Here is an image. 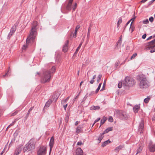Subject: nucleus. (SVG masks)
<instances>
[{
    "instance_id": "423d86ee",
    "label": "nucleus",
    "mask_w": 155,
    "mask_h": 155,
    "mask_svg": "<svg viewBox=\"0 0 155 155\" xmlns=\"http://www.w3.org/2000/svg\"><path fill=\"white\" fill-rule=\"evenodd\" d=\"M47 146L41 147L37 151V155H45L47 152Z\"/></svg>"
},
{
    "instance_id": "79ce46f5",
    "label": "nucleus",
    "mask_w": 155,
    "mask_h": 155,
    "mask_svg": "<svg viewBox=\"0 0 155 155\" xmlns=\"http://www.w3.org/2000/svg\"><path fill=\"white\" fill-rule=\"evenodd\" d=\"M90 31H91V28L90 27H89L88 29V31L87 34V38H89L90 33Z\"/></svg>"
},
{
    "instance_id": "dca6fc26",
    "label": "nucleus",
    "mask_w": 155,
    "mask_h": 155,
    "mask_svg": "<svg viewBox=\"0 0 155 155\" xmlns=\"http://www.w3.org/2000/svg\"><path fill=\"white\" fill-rule=\"evenodd\" d=\"M111 142L110 140L109 139H108L102 143L101 145V147H104Z\"/></svg>"
},
{
    "instance_id": "3c124183",
    "label": "nucleus",
    "mask_w": 155,
    "mask_h": 155,
    "mask_svg": "<svg viewBox=\"0 0 155 155\" xmlns=\"http://www.w3.org/2000/svg\"><path fill=\"white\" fill-rule=\"evenodd\" d=\"M149 20L151 22H152L153 21V18L152 17H151L149 18Z\"/></svg>"
},
{
    "instance_id": "c03bdc74",
    "label": "nucleus",
    "mask_w": 155,
    "mask_h": 155,
    "mask_svg": "<svg viewBox=\"0 0 155 155\" xmlns=\"http://www.w3.org/2000/svg\"><path fill=\"white\" fill-rule=\"evenodd\" d=\"M134 28H135L134 27V26L133 25H130V29L131 30V32H132L134 31Z\"/></svg>"
},
{
    "instance_id": "09e8293b",
    "label": "nucleus",
    "mask_w": 155,
    "mask_h": 155,
    "mask_svg": "<svg viewBox=\"0 0 155 155\" xmlns=\"http://www.w3.org/2000/svg\"><path fill=\"white\" fill-rule=\"evenodd\" d=\"M120 64V62L119 61H118L117 62L115 63V67L116 68H117L119 66V65Z\"/></svg>"
},
{
    "instance_id": "5701e85b",
    "label": "nucleus",
    "mask_w": 155,
    "mask_h": 155,
    "mask_svg": "<svg viewBox=\"0 0 155 155\" xmlns=\"http://www.w3.org/2000/svg\"><path fill=\"white\" fill-rule=\"evenodd\" d=\"M104 134L102 133V134H100L99 136V137L97 139V140L99 141V143H100L101 142V140L103 139L104 137Z\"/></svg>"
},
{
    "instance_id": "e433bc0d",
    "label": "nucleus",
    "mask_w": 155,
    "mask_h": 155,
    "mask_svg": "<svg viewBox=\"0 0 155 155\" xmlns=\"http://www.w3.org/2000/svg\"><path fill=\"white\" fill-rule=\"evenodd\" d=\"M100 120V117L97 118L94 121V123L93 124L92 127L94 124L97 122L98 121Z\"/></svg>"
},
{
    "instance_id": "13d9d810",
    "label": "nucleus",
    "mask_w": 155,
    "mask_h": 155,
    "mask_svg": "<svg viewBox=\"0 0 155 155\" xmlns=\"http://www.w3.org/2000/svg\"><path fill=\"white\" fill-rule=\"evenodd\" d=\"M147 0H142L139 3H144Z\"/></svg>"
},
{
    "instance_id": "b1692460",
    "label": "nucleus",
    "mask_w": 155,
    "mask_h": 155,
    "mask_svg": "<svg viewBox=\"0 0 155 155\" xmlns=\"http://www.w3.org/2000/svg\"><path fill=\"white\" fill-rule=\"evenodd\" d=\"M107 119V118L106 117H103V118L101 120L100 123L101 124L100 127L103 124L105 123Z\"/></svg>"
},
{
    "instance_id": "e2e57ef3",
    "label": "nucleus",
    "mask_w": 155,
    "mask_h": 155,
    "mask_svg": "<svg viewBox=\"0 0 155 155\" xmlns=\"http://www.w3.org/2000/svg\"><path fill=\"white\" fill-rule=\"evenodd\" d=\"M29 114H30V113L29 112H28L27 114H26V116H25V118L26 119L28 118V117Z\"/></svg>"
},
{
    "instance_id": "a211bd4d",
    "label": "nucleus",
    "mask_w": 155,
    "mask_h": 155,
    "mask_svg": "<svg viewBox=\"0 0 155 155\" xmlns=\"http://www.w3.org/2000/svg\"><path fill=\"white\" fill-rule=\"evenodd\" d=\"M36 142V139L33 138H31L27 143L29 144V145H30V144H35Z\"/></svg>"
},
{
    "instance_id": "2f4dec72",
    "label": "nucleus",
    "mask_w": 155,
    "mask_h": 155,
    "mask_svg": "<svg viewBox=\"0 0 155 155\" xmlns=\"http://www.w3.org/2000/svg\"><path fill=\"white\" fill-rule=\"evenodd\" d=\"M150 98L149 97H147V98H145L144 100V102L146 103H147L149 101L150 99Z\"/></svg>"
},
{
    "instance_id": "6e6d98bb",
    "label": "nucleus",
    "mask_w": 155,
    "mask_h": 155,
    "mask_svg": "<svg viewBox=\"0 0 155 155\" xmlns=\"http://www.w3.org/2000/svg\"><path fill=\"white\" fill-rule=\"evenodd\" d=\"M77 32L74 31L73 34V37L75 38L77 37Z\"/></svg>"
},
{
    "instance_id": "864d4df0",
    "label": "nucleus",
    "mask_w": 155,
    "mask_h": 155,
    "mask_svg": "<svg viewBox=\"0 0 155 155\" xmlns=\"http://www.w3.org/2000/svg\"><path fill=\"white\" fill-rule=\"evenodd\" d=\"M34 108V106L30 108L29 109L28 112H29L30 113V112Z\"/></svg>"
},
{
    "instance_id": "473e14b6",
    "label": "nucleus",
    "mask_w": 155,
    "mask_h": 155,
    "mask_svg": "<svg viewBox=\"0 0 155 155\" xmlns=\"http://www.w3.org/2000/svg\"><path fill=\"white\" fill-rule=\"evenodd\" d=\"M102 83H100L99 84V85H98V86L97 87V89L96 90V91H95V93H97L98 92L99 90H100V88H101V85L102 84Z\"/></svg>"
},
{
    "instance_id": "7ed1b4c3",
    "label": "nucleus",
    "mask_w": 155,
    "mask_h": 155,
    "mask_svg": "<svg viewBox=\"0 0 155 155\" xmlns=\"http://www.w3.org/2000/svg\"><path fill=\"white\" fill-rule=\"evenodd\" d=\"M135 80L130 77L127 76L125 77L124 81L123 83L124 86L132 87L134 85Z\"/></svg>"
},
{
    "instance_id": "603ef678",
    "label": "nucleus",
    "mask_w": 155,
    "mask_h": 155,
    "mask_svg": "<svg viewBox=\"0 0 155 155\" xmlns=\"http://www.w3.org/2000/svg\"><path fill=\"white\" fill-rule=\"evenodd\" d=\"M109 132V131L108 130V129H107H107H106L104 131V132L103 133V134H106V133H107L108 132Z\"/></svg>"
},
{
    "instance_id": "9b49d317",
    "label": "nucleus",
    "mask_w": 155,
    "mask_h": 155,
    "mask_svg": "<svg viewBox=\"0 0 155 155\" xmlns=\"http://www.w3.org/2000/svg\"><path fill=\"white\" fill-rule=\"evenodd\" d=\"M54 144V138L53 137H52L50 139L49 146L50 147V153L51 152L52 148Z\"/></svg>"
},
{
    "instance_id": "c85d7f7f",
    "label": "nucleus",
    "mask_w": 155,
    "mask_h": 155,
    "mask_svg": "<svg viewBox=\"0 0 155 155\" xmlns=\"http://www.w3.org/2000/svg\"><path fill=\"white\" fill-rule=\"evenodd\" d=\"M56 70V68L54 66H53L50 71H49L50 73L51 74H51L54 73L55 71Z\"/></svg>"
},
{
    "instance_id": "37998d69",
    "label": "nucleus",
    "mask_w": 155,
    "mask_h": 155,
    "mask_svg": "<svg viewBox=\"0 0 155 155\" xmlns=\"http://www.w3.org/2000/svg\"><path fill=\"white\" fill-rule=\"evenodd\" d=\"M106 81H104L103 84V86L101 90L100 91H103L104 89V87L105 86Z\"/></svg>"
},
{
    "instance_id": "412c9836",
    "label": "nucleus",
    "mask_w": 155,
    "mask_h": 155,
    "mask_svg": "<svg viewBox=\"0 0 155 155\" xmlns=\"http://www.w3.org/2000/svg\"><path fill=\"white\" fill-rule=\"evenodd\" d=\"M51 103V100H49L46 103L45 105L44 108L48 107H49Z\"/></svg>"
},
{
    "instance_id": "774afa93",
    "label": "nucleus",
    "mask_w": 155,
    "mask_h": 155,
    "mask_svg": "<svg viewBox=\"0 0 155 155\" xmlns=\"http://www.w3.org/2000/svg\"><path fill=\"white\" fill-rule=\"evenodd\" d=\"M152 120H155V114H154L152 118Z\"/></svg>"
},
{
    "instance_id": "bb28decb",
    "label": "nucleus",
    "mask_w": 155,
    "mask_h": 155,
    "mask_svg": "<svg viewBox=\"0 0 155 155\" xmlns=\"http://www.w3.org/2000/svg\"><path fill=\"white\" fill-rule=\"evenodd\" d=\"M29 144L27 143L25 145L23 149V151L24 152H26L28 149H29Z\"/></svg>"
},
{
    "instance_id": "f03ea898",
    "label": "nucleus",
    "mask_w": 155,
    "mask_h": 155,
    "mask_svg": "<svg viewBox=\"0 0 155 155\" xmlns=\"http://www.w3.org/2000/svg\"><path fill=\"white\" fill-rule=\"evenodd\" d=\"M51 74L49 71L45 70L43 71L41 78V82L43 83L49 82L51 78Z\"/></svg>"
},
{
    "instance_id": "338daca9",
    "label": "nucleus",
    "mask_w": 155,
    "mask_h": 155,
    "mask_svg": "<svg viewBox=\"0 0 155 155\" xmlns=\"http://www.w3.org/2000/svg\"><path fill=\"white\" fill-rule=\"evenodd\" d=\"M147 35L146 34H144L142 36V38L144 39H145Z\"/></svg>"
},
{
    "instance_id": "a18cd8bd",
    "label": "nucleus",
    "mask_w": 155,
    "mask_h": 155,
    "mask_svg": "<svg viewBox=\"0 0 155 155\" xmlns=\"http://www.w3.org/2000/svg\"><path fill=\"white\" fill-rule=\"evenodd\" d=\"M80 26L79 25H77L75 28V31L77 32L78 29L80 28Z\"/></svg>"
},
{
    "instance_id": "2eb2a0df",
    "label": "nucleus",
    "mask_w": 155,
    "mask_h": 155,
    "mask_svg": "<svg viewBox=\"0 0 155 155\" xmlns=\"http://www.w3.org/2000/svg\"><path fill=\"white\" fill-rule=\"evenodd\" d=\"M76 152L77 155H83V151L80 148H77L76 150Z\"/></svg>"
},
{
    "instance_id": "4c0bfd02",
    "label": "nucleus",
    "mask_w": 155,
    "mask_h": 155,
    "mask_svg": "<svg viewBox=\"0 0 155 155\" xmlns=\"http://www.w3.org/2000/svg\"><path fill=\"white\" fill-rule=\"evenodd\" d=\"M102 77V75L101 74H99L97 77V82H99V81H100V80L101 79Z\"/></svg>"
},
{
    "instance_id": "680f3d73",
    "label": "nucleus",
    "mask_w": 155,
    "mask_h": 155,
    "mask_svg": "<svg viewBox=\"0 0 155 155\" xmlns=\"http://www.w3.org/2000/svg\"><path fill=\"white\" fill-rule=\"evenodd\" d=\"M87 97V96H86V95L85 96V97H84V98L83 99V101L82 102H84L86 100Z\"/></svg>"
},
{
    "instance_id": "7c9ffc66",
    "label": "nucleus",
    "mask_w": 155,
    "mask_h": 155,
    "mask_svg": "<svg viewBox=\"0 0 155 155\" xmlns=\"http://www.w3.org/2000/svg\"><path fill=\"white\" fill-rule=\"evenodd\" d=\"M122 19L121 17H120L119 18L118 21L117 23V27H119L120 25V23L122 22Z\"/></svg>"
},
{
    "instance_id": "f8f14e48",
    "label": "nucleus",
    "mask_w": 155,
    "mask_h": 155,
    "mask_svg": "<svg viewBox=\"0 0 155 155\" xmlns=\"http://www.w3.org/2000/svg\"><path fill=\"white\" fill-rule=\"evenodd\" d=\"M140 108V104H139L135 105L133 108V111L135 113H137Z\"/></svg>"
},
{
    "instance_id": "39448f33",
    "label": "nucleus",
    "mask_w": 155,
    "mask_h": 155,
    "mask_svg": "<svg viewBox=\"0 0 155 155\" xmlns=\"http://www.w3.org/2000/svg\"><path fill=\"white\" fill-rule=\"evenodd\" d=\"M117 115L122 120H126L129 118L128 115L124 111L119 110L117 111Z\"/></svg>"
},
{
    "instance_id": "393cba45",
    "label": "nucleus",
    "mask_w": 155,
    "mask_h": 155,
    "mask_svg": "<svg viewBox=\"0 0 155 155\" xmlns=\"http://www.w3.org/2000/svg\"><path fill=\"white\" fill-rule=\"evenodd\" d=\"M133 17L131 18L129 21H130V22L131 21V22L130 24V25H131L133 23V22L134 21L135 19V18H136V16H135V12H134L133 15Z\"/></svg>"
},
{
    "instance_id": "8fccbe9b",
    "label": "nucleus",
    "mask_w": 155,
    "mask_h": 155,
    "mask_svg": "<svg viewBox=\"0 0 155 155\" xmlns=\"http://www.w3.org/2000/svg\"><path fill=\"white\" fill-rule=\"evenodd\" d=\"M77 6V4L76 3H75L73 7V11H75Z\"/></svg>"
},
{
    "instance_id": "4be33fe9",
    "label": "nucleus",
    "mask_w": 155,
    "mask_h": 155,
    "mask_svg": "<svg viewBox=\"0 0 155 155\" xmlns=\"http://www.w3.org/2000/svg\"><path fill=\"white\" fill-rule=\"evenodd\" d=\"M123 147V146L122 145H120L114 149V151L115 152H118L120 150H121Z\"/></svg>"
},
{
    "instance_id": "aec40b11",
    "label": "nucleus",
    "mask_w": 155,
    "mask_h": 155,
    "mask_svg": "<svg viewBox=\"0 0 155 155\" xmlns=\"http://www.w3.org/2000/svg\"><path fill=\"white\" fill-rule=\"evenodd\" d=\"M34 40H32L31 39V40H29L28 42L27 43L26 42V44H25L23 45V46L22 48V50L23 51V50H25L26 49V48L28 47L27 44L29 43L30 41H33Z\"/></svg>"
},
{
    "instance_id": "5fc2aeb1",
    "label": "nucleus",
    "mask_w": 155,
    "mask_h": 155,
    "mask_svg": "<svg viewBox=\"0 0 155 155\" xmlns=\"http://www.w3.org/2000/svg\"><path fill=\"white\" fill-rule=\"evenodd\" d=\"M18 111H15L14 113H13L12 114V116H14V115H16V114H18Z\"/></svg>"
},
{
    "instance_id": "0e129e2a",
    "label": "nucleus",
    "mask_w": 155,
    "mask_h": 155,
    "mask_svg": "<svg viewBox=\"0 0 155 155\" xmlns=\"http://www.w3.org/2000/svg\"><path fill=\"white\" fill-rule=\"evenodd\" d=\"M107 128L108 129L109 131H112L113 130V127H109Z\"/></svg>"
},
{
    "instance_id": "9d476101",
    "label": "nucleus",
    "mask_w": 155,
    "mask_h": 155,
    "mask_svg": "<svg viewBox=\"0 0 155 155\" xmlns=\"http://www.w3.org/2000/svg\"><path fill=\"white\" fill-rule=\"evenodd\" d=\"M149 148L150 152H154L155 151V144L152 143H150Z\"/></svg>"
},
{
    "instance_id": "58836bf2",
    "label": "nucleus",
    "mask_w": 155,
    "mask_h": 155,
    "mask_svg": "<svg viewBox=\"0 0 155 155\" xmlns=\"http://www.w3.org/2000/svg\"><path fill=\"white\" fill-rule=\"evenodd\" d=\"M122 84H123V83L122 82H120L118 84V87L119 88H120L122 87Z\"/></svg>"
},
{
    "instance_id": "f704fd0d",
    "label": "nucleus",
    "mask_w": 155,
    "mask_h": 155,
    "mask_svg": "<svg viewBox=\"0 0 155 155\" xmlns=\"http://www.w3.org/2000/svg\"><path fill=\"white\" fill-rule=\"evenodd\" d=\"M142 150V148L140 147H139L137 149V152L136 153V154H138Z\"/></svg>"
},
{
    "instance_id": "de8ad7c7",
    "label": "nucleus",
    "mask_w": 155,
    "mask_h": 155,
    "mask_svg": "<svg viewBox=\"0 0 155 155\" xmlns=\"http://www.w3.org/2000/svg\"><path fill=\"white\" fill-rule=\"evenodd\" d=\"M143 22L144 24H147L149 23V21L148 19H146L143 21Z\"/></svg>"
},
{
    "instance_id": "f3484780",
    "label": "nucleus",
    "mask_w": 155,
    "mask_h": 155,
    "mask_svg": "<svg viewBox=\"0 0 155 155\" xmlns=\"http://www.w3.org/2000/svg\"><path fill=\"white\" fill-rule=\"evenodd\" d=\"M73 0H69L68 4L66 8L67 10H70L71 8V4Z\"/></svg>"
},
{
    "instance_id": "052dcab7",
    "label": "nucleus",
    "mask_w": 155,
    "mask_h": 155,
    "mask_svg": "<svg viewBox=\"0 0 155 155\" xmlns=\"http://www.w3.org/2000/svg\"><path fill=\"white\" fill-rule=\"evenodd\" d=\"M82 144V142L81 141H79L77 143V145H81Z\"/></svg>"
},
{
    "instance_id": "20e7f679",
    "label": "nucleus",
    "mask_w": 155,
    "mask_h": 155,
    "mask_svg": "<svg viewBox=\"0 0 155 155\" xmlns=\"http://www.w3.org/2000/svg\"><path fill=\"white\" fill-rule=\"evenodd\" d=\"M140 87L142 89L147 88L149 86V83L146 78H140L139 84Z\"/></svg>"
},
{
    "instance_id": "bf43d9fd",
    "label": "nucleus",
    "mask_w": 155,
    "mask_h": 155,
    "mask_svg": "<svg viewBox=\"0 0 155 155\" xmlns=\"http://www.w3.org/2000/svg\"><path fill=\"white\" fill-rule=\"evenodd\" d=\"M67 102L66 101H64V100H62L61 101V104H66Z\"/></svg>"
},
{
    "instance_id": "6e6552de",
    "label": "nucleus",
    "mask_w": 155,
    "mask_h": 155,
    "mask_svg": "<svg viewBox=\"0 0 155 155\" xmlns=\"http://www.w3.org/2000/svg\"><path fill=\"white\" fill-rule=\"evenodd\" d=\"M144 127V122L143 120H141L139 126L138 131L140 134L143 133Z\"/></svg>"
},
{
    "instance_id": "f257e3e1",
    "label": "nucleus",
    "mask_w": 155,
    "mask_h": 155,
    "mask_svg": "<svg viewBox=\"0 0 155 155\" xmlns=\"http://www.w3.org/2000/svg\"><path fill=\"white\" fill-rule=\"evenodd\" d=\"M38 25V22L36 21H34L32 24V28L30 31L29 36L27 38V42H29V40H34L35 36V34L36 31V27Z\"/></svg>"
},
{
    "instance_id": "cd10ccee",
    "label": "nucleus",
    "mask_w": 155,
    "mask_h": 155,
    "mask_svg": "<svg viewBox=\"0 0 155 155\" xmlns=\"http://www.w3.org/2000/svg\"><path fill=\"white\" fill-rule=\"evenodd\" d=\"M100 107L99 106H91L90 107V109L91 110H98L100 109Z\"/></svg>"
},
{
    "instance_id": "1a4fd4ad",
    "label": "nucleus",
    "mask_w": 155,
    "mask_h": 155,
    "mask_svg": "<svg viewBox=\"0 0 155 155\" xmlns=\"http://www.w3.org/2000/svg\"><path fill=\"white\" fill-rule=\"evenodd\" d=\"M68 40H67L63 46L62 51L64 52H66L68 50Z\"/></svg>"
},
{
    "instance_id": "69168bd1",
    "label": "nucleus",
    "mask_w": 155,
    "mask_h": 155,
    "mask_svg": "<svg viewBox=\"0 0 155 155\" xmlns=\"http://www.w3.org/2000/svg\"><path fill=\"white\" fill-rule=\"evenodd\" d=\"M94 91H92V92H91V93H90L89 94V96H91L93 94H94Z\"/></svg>"
},
{
    "instance_id": "49530a36",
    "label": "nucleus",
    "mask_w": 155,
    "mask_h": 155,
    "mask_svg": "<svg viewBox=\"0 0 155 155\" xmlns=\"http://www.w3.org/2000/svg\"><path fill=\"white\" fill-rule=\"evenodd\" d=\"M137 55V54L136 53H135L134 54L132 55L130 59H132L134 58Z\"/></svg>"
},
{
    "instance_id": "a19ab883",
    "label": "nucleus",
    "mask_w": 155,
    "mask_h": 155,
    "mask_svg": "<svg viewBox=\"0 0 155 155\" xmlns=\"http://www.w3.org/2000/svg\"><path fill=\"white\" fill-rule=\"evenodd\" d=\"M81 128V127L79 126L76 129V132L77 133H79L80 131V130Z\"/></svg>"
},
{
    "instance_id": "4468645a",
    "label": "nucleus",
    "mask_w": 155,
    "mask_h": 155,
    "mask_svg": "<svg viewBox=\"0 0 155 155\" xmlns=\"http://www.w3.org/2000/svg\"><path fill=\"white\" fill-rule=\"evenodd\" d=\"M149 48H153L155 47V39H154L152 41L149 42Z\"/></svg>"
},
{
    "instance_id": "ddd939ff",
    "label": "nucleus",
    "mask_w": 155,
    "mask_h": 155,
    "mask_svg": "<svg viewBox=\"0 0 155 155\" xmlns=\"http://www.w3.org/2000/svg\"><path fill=\"white\" fill-rule=\"evenodd\" d=\"M22 148L21 147H18L16 149L14 155H18L21 152Z\"/></svg>"
},
{
    "instance_id": "c756f323",
    "label": "nucleus",
    "mask_w": 155,
    "mask_h": 155,
    "mask_svg": "<svg viewBox=\"0 0 155 155\" xmlns=\"http://www.w3.org/2000/svg\"><path fill=\"white\" fill-rule=\"evenodd\" d=\"M82 45V43H81L79 44V46L77 48V49H76V51H75V53H74V54H76L78 53V51L79 50L80 48H81V46Z\"/></svg>"
},
{
    "instance_id": "4d7b16f0",
    "label": "nucleus",
    "mask_w": 155,
    "mask_h": 155,
    "mask_svg": "<svg viewBox=\"0 0 155 155\" xmlns=\"http://www.w3.org/2000/svg\"><path fill=\"white\" fill-rule=\"evenodd\" d=\"M68 106V104H65L63 105V107L65 110H66V108Z\"/></svg>"
},
{
    "instance_id": "0eeeda50",
    "label": "nucleus",
    "mask_w": 155,
    "mask_h": 155,
    "mask_svg": "<svg viewBox=\"0 0 155 155\" xmlns=\"http://www.w3.org/2000/svg\"><path fill=\"white\" fill-rule=\"evenodd\" d=\"M17 25L16 24H15L14 26L11 28L10 32L9 33L8 37L10 38L14 33L16 30Z\"/></svg>"
},
{
    "instance_id": "a878e982",
    "label": "nucleus",
    "mask_w": 155,
    "mask_h": 155,
    "mask_svg": "<svg viewBox=\"0 0 155 155\" xmlns=\"http://www.w3.org/2000/svg\"><path fill=\"white\" fill-rule=\"evenodd\" d=\"M35 144H30L29 146V150H32L35 149Z\"/></svg>"
},
{
    "instance_id": "72a5a7b5",
    "label": "nucleus",
    "mask_w": 155,
    "mask_h": 155,
    "mask_svg": "<svg viewBox=\"0 0 155 155\" xmlns=\"http://www.w3.org/2000/svg\"><path fill=\"white\" fill-rule=\"evenodd\" d=\"M108 120L109 122H112L113 121V119L112 117L110 116L108 118Z\"/></svg>"
},
{
    "instance_id": "c9c22d12",
    "label": "nucleus",
    "mask_w": 155,
    "mask_h": 155,
    "mask_svg": "<svg viewBox=\"0 0 155 155\" xmlns=\"http://www.w3.org/2000/svg\"><path fill=\"white\" fill-rule=\"evenodd\" d=\"M122 42L121 37H120V39L118 40L117 42V45H120Z\"/></svg>"
},
{
    "instance_id": "6ab92c4d",
    "label": "nucleus",
    "mask_w": 155,
    "mask_h": 155,
    "mask_svg": "<svg viewBox=\"0 0 155 155\" xmlns=\"http://www.w3.org/2000/svg\"><path fill=\"white\" fill-rule=\"evenodd\" d=\"M56 94V93L52 95V99H53V101H56L58 99L59 96V95L58 94L57 95Z\"/></svg>"
},
{
    "instance_id": "ea45409f",
    "label": "nucleus",
    "mask_w": 155,
    "mask_h": 155,
    "mask_svg": "<svg viewBox=\"0 0 155 155\" xmlns=\"http://www.w3.org/2000/svg\"><path fill=\"white\" fill-rule=\"evenodd\" d=\"M154 1H155L154 0H152L149 2L148 3L147 7H149V6L152 5Z\"/></svg>"
}]
</instances>
